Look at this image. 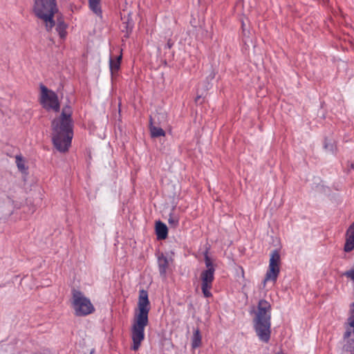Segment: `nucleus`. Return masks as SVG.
<instances>
[{"label": "nucleus", "mask_w": 354, "mask_h": 354, "mask_svg": "<svg viewBox=\"0 0 354 354\" xmlns=\"http://www.w3.org/2000/svg\"><path fill=\"white\" fill-rule=\"evenodd\" d=\"M150 303L147 291L141 290L139 292L138 306L134 310V316L131 324L132 349L137 351L145 339V329L149 324V312Z\"/></svg>", "instance_id": "obj_1"}, {"label": "nucleus", "mask_w": 354, "mask_h": 354, "mask_svg": "<svg viewBox=\"0 0 354 354\" xmlns=\"http://www.w3.org/2000/svg\"><path fill=\"white\" fill-rule=\"evenodd\" d=\"M72 110L68 106L63 107L59 117L52 122V139L55 148L60 152L66 151L73 138Z\"/></svg>", "instance_id": "obj_2"}, {"label": "nucleus", "mask_w": 354, "mask_h": 354, "mask_svg": "<svg viewBox=\"0 0 354 354\" xmlns=\"http://www.w3.org/2000/svg\"><path fill=\"white\" fill-rule=\"evenodd\" d=\"M57 10L55 0H35L33 12L38 18L43 21L48 30L55 26L53 18Z\"/></svg>", "instance_id": "obj_3"}, {"label": "nucleus", "mask_w": 354, "mask_h": 354, "mask_svg": "<svg viewBox=\"0 0 354 354\" xmlns=\"http://www.w3.org/2000/svg\"><path fill=\"white\" fill-rule=\"evenodd\" d=\"M71 303L75 315L78 317L91 315L95 310L90 299L79 290H73Z\"/></svg>", "instance_id": "obj_4"}, {"label": "nucleus", "mask_w": 354, "mask_h": 354, "mask_svg": "<svg viewBox=\"0 0 354 354\" xmlns=\"http://www.w3.org/2000/svg\"><path fill=\"white\" fill-rule=\"evenodd\" d=\"M205 263L206 270L203 271L201 274L202 281L201 288L204 296L205 297H209L212 296L210 290L214 278L215 266L212 259L209 257L207 254L205 256Z\"/></svg>", "instance_id": "obj_5"}, {"label": "nucleus", "mask_w": 354, "mask_h": 354, "mask_svg": "<svg viewBox=\"0 0 354 354\" xmlns=\"http://www.w3.org/2000/svg\"><path fill=\"white\" fill-rule=\"evenodd\" d=\"M281 257L277 250H274L270 254L269 267L266 272L263 283L268 281L275 282L280 272Z\"/></svg>", "instance_id": "obj_6"}, {"label": "nucleus", "mask_w": 354, "mask_h": 354, "mask_svg": "<svg viewBox=\"0 0 354 354\" xmlns=\"http://www.w3.org/2000/svg\"><path fill=\"white\" fill-rule=\"evenodd\" d=\"M41 102L47 109L57 111L59 108L57 95L44 86H41Z\"/></svg>", "instance_id": "obj_7"}, {"label": "nucleus", "mask_w": 354, "mask_h": 354, "mask_svg": "<svg viewBox=\"0 0 354 354\" xmlns=\"http://www.w3.org/2000/svg\"><path fill=\"white\" fill-rule=\"evenodd\" d=\"M254 328L259 340L268 343L271 335L270 321H253Z\"/></svg>", "instance_id": "obj_8"}, {"label": "nucleus", "mask_w": 354, "mask_h": 354, "mask_svg": "<svg viewBox=\"0 0 354 354\" xmlns=\"http://www.w3.org/2000/svg\"><path fill=\"white\" fill-rule=\"evenodd\" d=\"M270 319L271 305L264 299L260 300L253 321H270Z\"/></svg>", "instance_id": "obj_9"}, {"label": "nucleus", "mask_w": 354, "mask_h": 354, "mask_svg": "<svg viewBox=\"0 0 354 354\" xmlns=\"http://www.w3.org/2000/svg\"><path fill=\"white\" fill-rule=\"evenodd\" d=\"M354 249V222L348 227L346 232V241L344 250L349 252Z\"/></svg>", "instance_id": "obj_10"}, {"label": "nucleus", "mask_w": 354, "mask_h": 354, "mask_svg": "<svg viewBox=\"0 0 354 354\" xmlns=\"http://www.w3.org/2000/svg\"><path fill=\"white\" fill-rule=\"evenodd\" d=\"M158 263L160 275L165 277L169 265V260L162 254L158 257Z\"/></svg>", "instance_id": "obj_11"}, {"label": "nucleus", "mask_w": 354, "mask_h": 354, "mask_svg": "<svg viewBox=\"0 0 354 354\" xmlns=\"http://www.w3.org/2000/svg\"><path fill=\"white\" fill-rule=\"evenodd\" d=\"M156 232L158 239H165L167 236V227L160 221H158L156 223Z\"/></svg>", "instance_id": "obj_12"}, {"label": "nucleus", "mask_w": 354, "mask_h": 354, "mask_svg": "<svg viewBox=\"0 0 354 354\" xmlns=\"http://www.w3.org/2000/svg\"><path fill=\"white\" fill-rule=\"evenodd\" d=\"M121 59H122V55H120L115 59H110V70H111L112 75L114 74L115 73H116L119 70Z\"/></svg>", "instance_id": "obj_13"}, {"label": "nucleus", "mask_w": 354, "mask_h": 354, "mask_svg": "<svg viewBox=\"0 0 354 354\" xmlns=\"http://www.w3.org/2000/svg\"><path fill=\"white\" fill-rule=\"evenodd\" d=\"M67 24L62 21H59L56 27V30L62 39H64L66 36Z\"/></svg>", "instance_id": "obj_14"}, {"label": "nucleus", "mask_w": 354, "mask_h": 354, "mask_svg": "<svg viewBox=\"0 0 354 354\" xmlns=\"http://www.w3.org/2000/svg\"><path fill=\"white\" fill-rule=\"evenodd\" d=\"M201 344V335L198 329L195 330L192 338V346L193 348H198Z\"/></svg>", "instance_id": "obj_15"}, {"label": "nucleus", "mask_w": 354, "mask_h": 354, "mask_svg": "<svg viewBox=\"0 0 354 354\" xmlns=\"http://www.w3.org/2000/svg\"><path fill=\"white\" fill-rule=\"evenodd\" d=\"M89 7L97 15H101L100 0H88Z\"/></svg>", "instance_id": "obj_16"}, {"label": "nucleus", "mask_w": 354, "mask_h": 354, "mask_svg": "<svg viewBox=\"0 0 354 354\" xmlns=\"http://www.w3.org/2000/svg\"><path fill=\"white\" fill-rule=\"evenodd\" d=\"M150 131L152 137L165 136V133L162 128L155 126H151L150 127Z\"/></svg>", "instance_id": "obj_17"}, {"label": "nucleus", "mask_w": 354, "mask_h": 354, "mask_svg": "<svg viewBox=\"0 0 354 354\" xmlns=\"http://www.w3.org/2000/svg\"><path fill=\"white\" fill-rule=\"evenodd\" d=\"M16 162H17L18 168L21 171H24L26 170V167H25L24 162V160L21 158L17 157L16 158Z\"/></svg>", "instance_id": "obj_18"}, {"label": "nucleus", "mask_w": 354, "mask_h": 354, "mask_svg": "<svg viewBox=\"0 0 354 354\" xmlns=\"http://www.w3.org/2000/svg\"><path fill=\"white\" fill-rule=\"evenodd\" d=\"M169 224H171L175 227L177 225L178 221L176 218L171 216L170 218H169Z\"/></svg>", "instance_id": "obj_19"}, {"label": "nucleus", "mask_w": 354, "mask_h": 354, "mask_svg": "<svg viewBox=\"0 0 354 354\" xmlns=\"http://www.w3.org/2000/svg\"><path fill=\"white\" fill-rule=\"evenodd\" d=\"M350 335H351V333H350V332H346V333H345V335H344V337H348L350 336Z\"/></svg>", "instance_id": "obj_20"}, {"label": "nucleus", "mask_w": 354, "mask_h": 354, "mask_svg": "<svg viewBox=\"0 0 354 354\" xmlns=\"http://www.w3.org/2000/svg\"><path fill=\"white\" fill-rule=\"evenodd\" d=\"M90 354H94V351H91Z\"/></svg>", "instance_id": "obj_21"}]
</instances>
